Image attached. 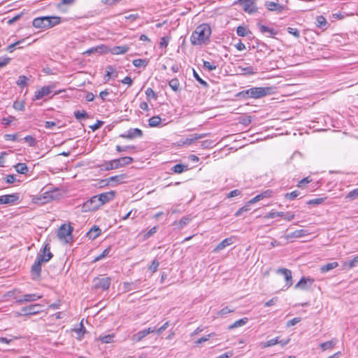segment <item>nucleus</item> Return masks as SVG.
<instances>
[{
    "label": "nucleus",
    "mask_w": 358,
    "mask_h": 358,
    "mask_svg": "<svg viewBox=\"0 0 358 358\" xmlns=\"http://www.w3.org/2000/svg\"><path fill=\"white\" fill-rule=\"evenodd\" d=\"M273 92V87H252L238 92L236 97L240 99H260L266 95L271 94Z\"/></svg>",
    "instance_id": "f257e3e1"
},
{
    "label": "nucleus",
    "mask_w": 358,
    "mask_h": 358,
    "mask_svg": "<svg viewBox=\"0 0 358 358\" xmlns=\"http://www.w3.org/2000/svg\"><path fill=\"white\" fill-rule=\"evenodd\" d=\"M211 29L208 24L199 25L192 34L190 41L194 45H199L204 43L210 37Z\"/></svg>",
    "instance_id": "f03ea898"
},
{
    "label": "nucleus",
    "mask_w": 358,
    "mask_h": 358,
    "mask_svg": "<svg viewBox=\"0 0 358 358\" xmlns=\"http://www.w3.org/2000/svg\"><path fill=\"white\" fill-rule=\"evenodd\" d=\"M101 206L96 195L92 196L89 200L84 203L83 208L85 211H94L99 209Z\"/></svg>",
    "instance_id": "7ed1b4c3"
},
{
    "label": "nucleus",
    "mask_w": 358,
    "mask_h": 358,
    "mask_svg": "<svg viewBox=\"0 0 358 358\" xmlns=\"http://www.w3.org/2000/svg\"><path fill=\"white\" fill-rule=\"evenodd\" d=\"M111 279L109 277L95 278L93 280V286L95 289L106 290L110 287Z\"/></svg>",
    "instance_id": "20e7f679"
},
{
    "label": "nucleus",
    "mask_w": 358,
    "mask_h": 358,
    "mask_svg": "<svg viewBox=\"0 0 358 358\" xmlns=\"http://www.w3.org/2000/svg\"><path fill=\"white\" fill-rule=\"evenodd\" d=\"M264 6L269 11L275 12L278 14L287 8L286 6L279 3L278 1L276 2L266 1Z\"/></svg>",
    "instance_id": "39448f33"
},
{
    "label": "nucleus",
    "mask_w": 358,
    "mask_h": 358,
    "mask_svg": "<svg viewBox=\"0 0 358 358\" xmlns=\"http://www.w3.org/2000/svg\"><path fill=\"white\" fill-rule=\"evenodd\" d=\"M155 331H156L155 327H149L148 329H143V330L139 331L138 332L134 334L131 336V340H132V341H134L135 343L140 342L149 334L155 332Z\"/></svg>",
    "instance_id": "423d86ee"
},
{
    "label": "nucleus",
    "mask_w": 358,
    "mask_h": 358,
    "mask_svg": "<svg viewBox=\"0 0 358 358\" xmlns=\"http://www.w3.org/2000/svg\"><path fill=\"white\" fill-rule=\"evenodd\" d=\"M276 273L281 274L284 276L285 280V286L289 288L293 284L292 271L285 268H280L276 270Z\"/></svg>",
    "instance_id": "0eeeda50"
},
{
    "label": "nucleus",
    "mask_w": 358,
    "mask_h": 358,
    "mask_svg": "<svg viewBox=\"0 0 358 358\" xmlns=\"http://www.w3.org/2000/svg\"><path fill=\"white\" fill-rule=\"evenodd\" d=\"M313 282V278L302 277L300 280L295 285L294 288L300 289L302 290H307L310 288Z\"/></svg>",
    "instance_id": "6e6552de"
},
{
    "label": "nucleus",
    "mask_w": 358,
    "mask_h": 358,
    "mask_svg": "<svg viewBox=\"0 0 358 358\" xmlns=\"http://www.w3.org/2000/svg\"><path fill=\"white\" fill-rule=\"evenodd\" d=\"M22 314L24 315H36L41 312V306L40 304H33L21 309Z\"/></svg>",
    "instance_id": "1a4fd4ad"
},
{
    "label": "nucleus",
    "mask_w": 358,
    "mask_h": 358,
    "mask_svg": "<svg viewBox=\"0 0 358 358\" xmlns=\"http://www.w3.org/2000/svg\"><path fill=\"white\" fill-rule=\"evenodd\" d=\"M116 192L113 190L97 194L98 199L99 200L101 206L111 201L114 199Z\"/></svg>",
    "instance_id": "9d476101"
},
{
    "label": "nucleus",
    "mask_w": 358,
    "mask_h": 358,
    "mask_svg": "<svg viewBox=\"0 0 358 358\" xmlns=\"http://www.w3.org/2000/svg\"><path fill=\"white\" fill-rule=\"evenodd\" d=\"M120 137L127 139H134L136 138H140L143 136V131L140 129L134 128L129 129L127 133L120 135Z\"/></svg>",
    "instance_id": "9b49d317"
},
{
    "label": "nucleus",
    "mask_w": 358,
    "mask_h": 358,
    "mask_svg": "<svg viewBox=\"0 0 358 358\" xmlns=\"http://www.w3.org/2000/svg\"><path fill=\"white\" fill-rule=\"evenodd\" d=\"M126 178H127L126 174H120V175H117V176L109 177V178L105 179L104 180H103L102 182H106L105 185H109L113 186L115 185L123 183L124 180Z\"/></svg>",
    "instance_id": "f8f14e48"
},
{
    "label": "nucleus",
    "mask_w": 358,
    "mask_h": 358,
    "mask_svg": "<svg viewBox=\"0 0 358 358\" xmlns=\"http://www.w3.org/2000/svg\"><path fill=\"white\" fill-rule=\"evenodd\" d=\"M73 231V227L70 225L66 226V224L62 225L58 229L57 236L58 238L63 241L68 236H71V233Z\"/></svg>",
    "instance_id": "ddd939ff"
},
{
    "label": "nucleus",
    "mask_w": 358,
    "mask_h": 358,
    "mask_svg": "<svg viewBox=\"0 0 358 358\" xmlns=\"http://www.w3.org/2000/svg\"><path fill=\"white\" fill-rule=\"evenodd\" d=\"M19 198L20 196L17 193L2 195L0 196V204H13Z\"/></svg>",
    "instance_id": "4468645a"
},
{
    "label": "nucleus",
    "mask_w": 358,
    "mask_h": 358,
    "mask_svg": "<svg viewBox=\"0 0 358 358\" xmlns=\"http://www.w3.org/2000/svg\"><path fill=\"white\" fill-rule=\"evenodd\" d=\"M235 239L236 238L234 236H231L224 239L213 249V252H218L224 250L226 247L232 245L234 243Z\"/></svg>",
    "instance_id": "2eb2a0df"
},
{
    "label": "nucleus",
    "mask_w": 358,
    "mask_h": 358,
    "mask_svg": "<svg viewBox=\"0 0 358 358\" xmlns=\"http://www.w3.org/2000/svg\"><path fill=\"white\" fill-rule=\"evenodd\" d=\"M113 162L115 163V167H116V169H119L130 164L134 162V159L131 157H122L113 159Z\"/></svg>",
    "instance_id": "dca6fc26"
},
{
    "label": "nucleus",
    "mask_w": 358,
    "mask_h": 358,
    "mask_svg": "<svg viewBox=\"0 0 358 358\" xmlns=\"http://www.w3.org/2000/svg\"><path fill=\"white\" fill-rule=\"evenodd\" d=\"M44 19L46 21L45 25L47 29L53 27L61 22V17L59 16H44Z\"/></svg>",
    "instance_id": "f3484780"
},
{
    "label": "nucleus",
    "mask_w": 358,
    "mask_h": 358,
    "mask_svg": "<svg viewBox=\"0 0 358 358\" xmlns=\"http://www.w3.org/2000/svg\"><path fill=\"white\" fill-rule=\"evenodd\" d=\"M42 297L41 295H38L37 294H27L21 296L20 299H17V303H23L24 302H31L36 301Z\"/></svg>",
    "instance_id": "a211bd4d"
},
{
    "label": "nucleus",
    "mask_w": 358,
    "mask_h": 358,
    "mask_svg": "<svg viewBox=\"0 0 358 358\" xmlns=\"http://www.w3.org/2000/svg\"><path fill=\"white\" fill-rule=\"evenodd\" d=\"M42 263L43 257H37L31 268V272L33 275H36L37 277L41 275Z\"/></svg>",
    "instance_id": "6ab92c4d"
},
{
    "label": "nucleus",
    "mask_w": 358,
    "mask_h": 358,
    "mask_svg": "<svg viewBox=\"0 0 358 358\" xmlns=\"http://www.w3.org/2000/svg\"><path fill=\"white\" fill-rule=\"evenodd\" d=\"M53 257L52 253L50 252V247L49 243L45 244L42 254L39 255L37 257H43V263L48 262Z\"/></svg>",
    "instance_id": "aec40b11"
},
{
    "label": "nucleus",
    "mask_w": 358,
    "mask_h": 358,
    "mask_svg": "<svg viewBox=\"0 0 358 358\" xmlns=\"http://www.w3.org/2000/svg\"><path fill=\"white\" fill-rule=\"evenodd\" d=\"M207 136H208V134H206V133L192 134L188 138H185V140L182 142V144L191 145L192 143L195 142L196 140L203 138L204 137H206Z\"/></svg>",
    "instance_id": "412c9836"
},
{
    "label": "nucleus",
    "mask_w": 358,
    "mask_h": 358,
    "mask_svg": "<svg viewBox=\"0 0 358 358\" xmlns=\"http://www.w3.org/2000/svg\"><path fill=\"white\" fill-rule=\"evenodd\" d=\"M258 27L259 28L260 31L262 34H267L268 36H274L278 34V31L275 29L270 28L266 25L258 24Z\"/></svg>",
    "instance_id": "4be33fe9"
},
{
    "label": "nucleus",
    "mask_w": 358,
    "mask_h": 358,
    "mask_svg": "<svg viewBox=\"0 0 358 358\" xmlns=\"http://www.w3.org/2000/svg\"><path fill=\"white\" fill-rule=\"evenodd\" d=\"M100 234H101V229H99V227L94 225L87 232V236L90 239L94 240L99 236Z\"/></svg>",
    "instance_id": "5701e85b"
},
{
    "label": "nucleus",
    "mask_w": 358,
    "mask_h": 358,
    "mask_svg": "<svg viewBox=\"0 0 358 358\" xmlns=\"http://www.w3.org/2000/svg\"><path fill=\"white\" fill-rule=\"evenodd\" d=\"M45 22L46 21L44 19V16L36 17L34 19L32 25L36 28L47 29Z\"/></svg>",
    "instance_id": "b1692460"
},
{
    "label": "nucleus",
    "mask_w": 358,
    "mask_h": 358,
    "mask_svg": "<svg viewBox=\"0 0 358 358\" xmlns=\"http://www.w3.org/2000/svg\"><path fill=\"white\" fill-rule=\"evenodd\" d=\"M50 94V90L46 86L42 87L39 90L35 92L34 99L36 100L41 99L45 96H48Z\"/></svg>",
    "instance_id": "393cba45"
},
{
    "label": "nucleus",
    "mask_w": 358,
    "mask_h": 358,
    "mask_svg": "<svg viewBox=\"0 0 358 358\" xmlns=\"http://www.w3.org/2000/svg\"><path fill=\"white\" fill-rule=\"evenodd\" d=\"M307 231L304 229H299L296 230L287 235H286L287 239L292 238H301L303 236H305L307 235Z\"/></svg>",
    "instance_id": "a878e982"
},
{
    "label": "nucleus",
    "mask_w": 358,
    "mask_h": 358,
    "mask_svg": "<svg viewBox=\"0 0 358 358\" xmlns=\"http://www.w3.org/2000/svg\"><path fill=\"white\" fill-rule=\"evenodd\" d=\"M129 48L127 45L115 46L111 49V53L113 55H122L127 52Z\"/></svg>",
    "instance_id": "bb28decb"
},
{
    "label": "nucleus",
    "mask_w": 358,
    "mask_h": 358,
    "mask_svg": "<svg viewBox=\"0 0 358 358\" xmlns=\"http://www.w3.org/2000/svg\"><path fill=\"white\" fill-rule=\"evenodd\" d=\"M190 221H192L190 215L184 216L177 223H176V225L178 229H181L189 224Z\"/></svg>",
    "instance_id": "cd10ccee"
},
{
    "label": "nucleus",
    "mask_w": 358,
    "mask_h": 358,
    "mask_svg": "<svg viewBox=\"0 0 358 358\" xmlns=\"http://www.w3.org/2000/svg\"><path fill=\"white\" fill-rule=\"evenodd\" d=\"M338 266V263L337 262H330V263H328V264L321 266L320 272L326 273V272H328Z\"/></svg>",
    "instance_id": "c85d7f7f"
},
{
    "label": "nucleus",
    "mask_w": 358,
    "mask_h": 358,
    "mask_svg": "<svg viewBox=\"0 0 358 358\" xmlns=\"http://www.w3.org/2000/svg\"><path fill=\"white\" fill-rule=\"evenodd\" d=\"M248 319L247 317L241 318L238 320H236L231 325H229L228 327V329H235V328H237L239 327H242V326L245 325L248 322Z\"/></svg>",
    "instance_id": "c756f323"
},
{
    "label": "nucleus",
    "mask_w": 358,
    "mask_h": 358,
    "mask_svg": "<svg viewBox=\"0 0 358 358\" xmlns=\"http://www.w3.org/2000/svg\"><path fill=\"white\" fill-rule=\"evenodd\" d=\"M15 171L21 174H27L29 169L25 163H18L15 166Z\"/></svg>",
    "instance_id": "7c9ffc66"
},
{
    "label": "nucleus",
    "mask_w": 358,
    "mask_h": 358,
    "mask_svg": "<svg viewBox=\"0 0 358 358\" xmlns=\"http://www.w3.org/2000/svg\"><path fill=\"white\" fill-rule=\"evenodd\" d=\"M139 283L140 280H136L135 282H124V287L127 291L135 290L139 288Z\"/></svg>",
    "instance_id": "2f4dec72"
},
{
    "label": "nucleus",
    "mask_w": 358,
    "mask_h": 358,
    "mask_svg": "<svg viewBox=\"0 0 358 358\" xmlns=\"http://www.w3.org/2000/svg\"><path fill=\"white\" fill-rule=\"evenodd\" d=\"M279 342V337H276L275 338L267 341L266 342L261 343L260 346L262 348H266L278 344Z\"/></svg>",
    "instance_id": "473e14b6"
},
{
    "label": "nucleus",
    "mask_w": 358,
    "mask_h": 358,
    "mask_svg": "<svg viewBox=\"0 0 358 358\" xmlns=\"http://www.w3.org/2000/svg\"><path fill=\"white\" fill-rule=\"evenodd\" d=\"M74 331L78 334V338L80 339L86 332L85 328L83 325V320L78 325L77 328L74 329Z\"/></svg>",
    "instance_id": "72a5a7b5"
},
{
    "label": "nucleus",
    "mask_w": 358,
    "mask_h": 358,
    "mask_svg": "<svg viewBox=\"0 0 358 358\" xmlns=\"http://www.w3.org/2000/svg\"><path fill=\"white\" fill-rule=\"evenodd\" d=\"M336 341L331 340L321 343L320 346L323 351H325L327 350L332 348L336 345Z\"/></svg>",
    "instance_id": "f704fd0d"
},
{
    "label": "nucleus",
    "mask_w": 358,
    "mask_h": 358,
    "mask_svg": "<svg viewBox=\"0 0 358 358\" xmlns=\"http://www.w3.org/2000/svg\"><path fill=\"white\" fill-rule=\"evenodd\" d=\"M117 73L112 66H108L106 67V73L105 77H107L106 80L108 81L112 76L116 77Z\"/></svg>",
    "instance_id": "c9c22d12"
},
{
    "label": "nucleus",
    "mask_w": 358,
    "mask_h": 358,
    "mask_svg": "<svg viewBox=\"0 0 358 358\" xmlns=\"http://www.w3.org/2000/svg\"><path fill=\"white\" fill-rule=\"evenodd\" d=\"M161 118L159 116H153L148 120V124L150 127H156L160 124Z\"/></svg>",
    "instance_id": "e433bc0d"
},
{
    "label": "nucleus",
    "mask_w": 358,
    "mask_h": 358,
    "mask_svg": "<svg viewBox=\"0 0 358 358\" xmlns=\"http://www.w3.org/2000/svg\"><path fill=\"white\" fill-rule=\"evenodd\" d=\"M169 85L174 92L179 91L180 82L176 78L171 79L169 82Z\"/></svg>",
    "instance_id": "4c0bfd02"
},
{
    "label": "nucleus",
    "mask_w": 358,
    "mask_h": 358,
    "mask_svg": "<svg viewBox=\"0 0 358 358\" xmlns=\"http://www.w3.org/2000/svg\"><path fill=\"white\" fill-rule=\"evenodd\" d=\"M74 117L78 120H81L82 119L87 118L89 117L88 114L87 112L84 110L82 111L80 110H75L73 113Z\"/></svg>",
    "instance_id": "58836bf2"
},
{
    "label": "nucleus",
    "mask_w": 358,
    "mask_h": 358,
    "mask_svg": "<svg viewBox=\"0 0 358 358\" xmlns=\"http://www.w3.org/2000/svg\"><path fill=\"white\" fill-rule=\"evenodd\" d=\"M171 170L176 173H181L187 170V166L182 164H177L172 167Z\"/></svg>",
    "instance_id": "ea45409f"
},
{
    "label": "nucleus",
    "mask_w": 358,
    "mask_h": 358,
    "mask_svg": "<svg viewBox=\"0 0 358 358\" xmlns=\"http://www.w3.org/2000/svg\"><path fill=\"white\" fill-rule=\"evenodd\" d=\"M132 64L135 67H145L148 64V62L143 59H136L132 61Z\"/></svg>",
    "instance_id": "a19ab883"
},
{
    "label": "nucleus",
    "mask_w": 358,
    "mask_h": 358,
    "mask_svg": "<svg viewBox=\"0 0 358 358\" xmlns=\"http://www.w3.org/2000/svg\"><path fill=\"white\" fill-rule=\"evenodd\" d=\"M193 76L196 80L198 81L203 87L205 88L208 87V84L199 76V75L194 69H193Z\"/></svg>",
    "instance_id": "79ce46f5"
},
{
    "label": "nucleus",
    "mask_w": 358,
    "mask_h": 358,
    "mask_svg": "<svg viewBox=\"0 0 358 358\" xmlns=\"http://www.w3.org/2000/svg\"><path fill=\"white\" fill-rule=\"evenodd\" d=\"M236 34L239 36H247L249 34H250V31L247 30L243 26H238L236 29Z\"/></svg>",
    "instance_id": "37998d69"
},
{
    "label": "nucleus",
    "mask_w": 358,
    "mask_h": 358,
    "mask_svg": "<svg viewBox=\"0 0 358 358\" xmlns=\"http://www.w3.org/2000/svg\"><path fill=\"white\" fill-rule=\"evenodd\" d=\"M358 264V255L355 256L352 259L344 263V266H348V268H352L357 266Z\"/></svg>",
    "instance_id": "c03bdc74"
},
{
    "label": "nucleus",
    "mask_w": 358,
    "mask_h": 358,
    "mask_svg": "<svg viewBox=\"0 0 358 358\" xmlns=\"http://www.w3.org/2000/svg\"><path fill=\"white\" fill-rule=\"evenodd\" d=\"M316 22H317V27L318 28H323L327 24L326 19L322 15H319L317 17Z\"/></svg>",
    "instance_id": "a18cd8bd"
},
{
    "label": "nucleus",
    "mask_w": 358,
    "mask_h": 358,
    "mask_svg": "<svg viewBox=\"0 0 358 358\" xmlns=\"http://www.w3.org/2000/svg\"><path fill=\"white\" fill-rule=\"evenodd\" d=\"M215 336V333H210L205 336H203V337L199 338L196 341H194V344H195V345H198L203 342L208 341L210 338L213 337Z\"/></svg>",
    "instance_id": "49530a36"
},
{
    "label": "nucleus",
    "mask_w": 358,
    "mask_h": 358,
    "mask_svg": "<svg viewBox=\"0 0 358 358\" xmlns=\"http://www.w3.org/2000/svg\"><path fill=\"white\" fill-rule=\"evenodd\" d=\"M114 336L113 334H108L99 337V341L103 343H110L113 341Z\"/></svg>",
    "instance_id": "de8ad7c7"
},
{
    "label": "nucleus",
    "mask_w": 358,
    "mask_h": 358,
    "mask_svg": "<svg viewBox=\"0 0 358 358\" xmlns=\"http://www.w3.org/2000/svg\"><path fill=\"white\" fill-rule=\"evenodd\" d=\"M325 199H326V198H324V197L313 199L308 201L307 204L313 205V206L319 205V204L322 203L325 201Z\"/></svg>",
    "instance_id": "09e8293b"
},
{
    "label": "nucleus",
    "mask_w": 358,
    "mask_h": 358,
    "mask_svg": "<svg viewBox=\"0 0 358 358\" xmlns=\"http://www.w3.org/2000/svg\"><path fill=\"white\" fill-rule=\"evenodd\" d=\"M28 78L25 76H20L18 78V80L17 81V85L20 86V87H24L27 84Z\"/></svg>",
    "instance_id": "8fccbe9b"
},
{
    "label": "nucleus",
    "mask_w": 358,
    "mask_h": 358,
    "mask_svg": "<svg viewBox=\"0 0 358 358\" xmlns=\"http://www.w3.org/2000/svg\"><path fill=\"white\" fill-rule=\"evenodd\" d=\"M284 213L283 212H275V211H271L268 213L264 217L266 219L270 218H274L275 217H283Z\"/></svg>",
    "instance_id": "3c124183"
},
{
    "label": "nucleus",
    "mask_w": 358,
    "mask_h": 358,
    "mask_svg": "<svg viewBox=\"0 0 358 358\" xmlns=\"http://www.w3.org/2000/svg\"><path fill=\"white\" fill-rule=\"evenodd\" d=\"M358 197V188L355 189L348 193L345 196V199H348L350 200H354Z\"/></svg>",
    "instance_id": "603ef678"
},
{
    "label": "nucleus",
    "mask_w": 358,
    "mask_h": 358,
    "mask_svg": "<svg viewBox=\"0 0 358 358\" xmlns=\"http://www.w3.org/2000/svg\"><path fill=\"white\" fill-rule=\"evenodd\" d=\"M25 41V39H22V40H20V41H17L10 45H9L7 48H6V50L9 52H13L15 50V48L16 47H17V45H19L20 44L24 43Z\"/></svg>",
    "instance_id": "864d4df0"
},
{
    "label": "nucleus",
    "mask_w": 358,
    "mask_h": 358,
    "mask_svg": "<svg viewBox=\"0 0 358 358\" xmlns=\"http://www.w3.org/2000/svg\"><path fill=\"white\" fill-rule=\"evenodd\" d=\"M238 68L241 69L242 74L253 75L255 73L254 69L252 66H248L245 68L239 66Z\"/></svg>",
    "instance_id": "5fc2aeb1"
},
{
    "label": "nucleus",
    "mask_w": 358,
    "mask_h": 358,
    "mask_svg": "<svg viewBox=\"0 0 358 358\" xmlns=\"http://www.w3.org/2000/svg\"><path fill=\"white\" fill-rule=\"evenodd\" d=\"M11 59L7 56L0 57V69L8 65Z\"/></svg>",
    "instance_id": "6e6d98bb"
},
{
    "label": "nucleus",
    "mask_w": 358,
    "mask_h": 358,
    "mask_svg": "<svg viewBox=\"0 0 358 358\" xmlns=\"http://www.w3.org/2000/svg\"><path fill=\"white\" fill-rule=\"evenodd\" d=\"M159 262L157 259H155L150 266H149V270L153 273L157 271L159 267Z\"/></svg>",
    "instance_id": "4d7b16f0"
},
{
    "label": "nucleus",
    "mask_w": 358,
    "mask_h": 358,
    "mask_svg": "<svg viewBox=\"0 0 358 358\" xmlns=\"http://www.w3.org/2000/svg\"><path fill=\"white\" fill-rule=\"evenodd\" d=\"M24 141L28 143L29 146L34 147L36 144V139L32 136H27L24 138Z\"/></svg>",
    "instance_id": "13d9d810"
},
{
    "label": "nucleus",
    "mask_w": 358,
    "mask_h": 358,
    "mask_svg": "<svg viewBox=\"0 0 358 358\" xmlns=\"http://www.w3.org/2000/svg\"><path fill=\"white\" fill-rule=\"evenodd\" d=\"M170 38L168 36H164L161 38L159 43V48H166L168 46Z\"/></svg>",
    "instance_id": "bf43d9fd"
},
{
    "label": "nucleus",
    "mask_w": 358,
    "mask_h": 358,
    "mask_svg": "<svg viewBox=\"0 0 358 358\" xmlns=\"http://www.w3.org/2000/svg\"><path fill=\"white\" fill-rule=\"evenodd\" d=\"M103 166H104V169L106 171L116 169V167H115V163H114L113 160L106 162Z\"/></svg>",
    "instance_id": "052dcab7"
},
{
    "label": "nucleus",
    "mask_w": 358,
    "mask_h": 358,
    "mask_svg": "<svg viewBox=\"0 0 358 358\" xmlns=\"http://www.w3.org/2000/svg\"><path fill=\"white\" fill-rule=\"evenodd\" d=\"M110 251V248H108L106 249H105L101 255H99V256H97L95 259H94V261H99L101 260V259L104 258L105 257L108 256V255L109 254Z\"/></svg>",
    "instance_id": "680f3d73"
},
{
    "label": "nucleus",
    "mask_w": 358,
    "mask_h": 358,
    "mask_svg": "<svg viewBox=\"0 0 358 358\" xmlns=\"http://www.w3.org/2000/svg\"><path fill=\"white\" fill-rule=\"evenodd\" d=\"M287 32L292 35H293L296 38L300 37V32L296 28L292 27H288L287 28Z\"/></svg>",
    "instance_id": "e2e57ef3"
},
{
    "label": "nucleus",
    "mask_w": 358,
    "mask_h": 358,
    "mask_svg": "<svg viewBox=\"0 0 358 358\" xmlns=\"http://www.w3.org/2000/svg\"><path fill=\"white\" fill-rule=\"evenodd\" d=\"M272 193L273 192L270 189H268V190H266L263 192H262L261 194H257L258 196H259V200H262L264 198H268V197H271L272 196Z\"/></svg>",
    "instance_id": "0e129e2a"
},
{
    "label": "nucleus",
    "mask_w": 358,
    "mask_h": 358,
    "mask_svg": "<svg viewBox=\"0 0 358 358\" xmlns=\"http://www.w3.org/2000/svg\"><path fill=\"white\" fill-rule=\"evenodd\" d=\"M145 94L146 96L148 97V98H152L154 99H156L157 98V96L156 94V93L154 92V90L150 88V87H148L146 90H145Z\"/></svg>",
    "instance_id": "69168bd1"
},
{
    "label": "nucleus",
    "mask_w": 358,
    "mask_h": 358,
    "mask_svg": "<svg viewBox=\"0 0 358 358\" xmlns=\"http://www.w3.org/2000/svg\"><path fill=\"white\" fill-rule=\"evenodd\" d=\"M203 66L209 71L215 70L217 66L214 64V63H211L208 61H203Z\"/></svg>",
    "instance_id": "338daca9"
},
{
    "label": "nucleus",
    "mask_w": 358,
    "mask_h": 358,
    "mask_svg": "<svg viewBox=\"0 0 358 358\" xmlns=\"http://www.w3.org/2000/svg\"><path fill=\"white\" fill-rule=\"evenodd\" d=\"M250 210L249 208V204H246L244 206L241 207V208H239L235 213V216L236 217H238L240 216L244 212H247Z\"/></svg>",
    "instance_id": "774afa93"
}]
</instances>
